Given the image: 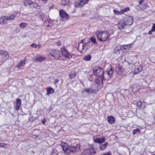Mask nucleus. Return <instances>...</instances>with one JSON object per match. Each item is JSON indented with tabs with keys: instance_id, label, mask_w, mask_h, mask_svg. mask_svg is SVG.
Masks as SVG:
<instances>
[{
	"instance_id": "1",
	"label": "nucleus",
	"mask_w": 155,
	"mask_h": 155,
	"mask_svg": "<svg viewBox=\"0 0 155 155\" xmlns=\"http://www.w3.org/2000/svg\"><path fill=\"white\" fill-rule=\"evenodd\" d=\"M97 40L101 42H105L109 39L110 35L107 31H98L96 33Z\"/></svg>"
},
{
	"instance_id": "2",
	"label": "nucleus",
	"mask_w": 155,
	"mask_h": 155,
	"mask_svg": "<svg viewBox=\"0 0 155 155\" xmlns=\"http://www.w3.org/2000/svg\"><path fill=\"white\" fill-rule=\"evenodd\" d=\"M86 40L84 39L82 40L81 43L78 45V51L81 53L82 51L84 49L86 51L87 49L90 48L92 45V44L89 40L87 42H84Z\"/></svg>"
},
{
	"instance_id": "3",
	"label": "nucleus",
	"mask_w": 155,
	"mask_h": 155,
	"mask_svg": "<svg viewBox=\"0 0 155 155\" xmlns=\"http://www.w3.org/2000/svg\"><path fill=\"white\" fill-rule=\"evenodd\" d=\"M61 147L63 151L68 154L71 152H76L77 150V146H74L72 145L68 146L67 144L66 143H62Z\"/></svg>"
},
{
	"instance_id": "4",
	"label": "nucleus",
	"mask_w": 155,
	"mask_h": 155,
	"mask_svg": "<svg viewBox=\"0 0 155 155\" xmlns=\"http://www.w3.org/2000/svg\"><path fill=\"white\" fill-rule=\"evenodd\" d=\"M94 73L98 77H104V70L103 68L97 66L93 68Z\"/></svg>"
},
{
	"instance_id": "5",
	"label": "nucleus",
	"mask_w": 155,
	"mask_h": 155,
	"mask_svg": "<svg viewBox=\"0 0 155 155\" xmlns=\"http://www.w3.org/2000/svg\"><path fill=\"white\" fill-rule=\"evenodd\" d=\"M127 45H117L114 48L113 53L117 55H119L120 54V52L124 49H127Z\"/></svg>"
},
{
	"instance_id": "6",
	"label": "nucleus",
	"mask_w": 155,
	"mask_h": 155,
	"mask_svg": "<svg viewBox=\"0 0 155 155\" xmlns=\"http://www.w3.org/2000/svg\"><path fill=\"white\" fill-rule=\"evenodd\" d=\"M8 57V53L6 51H0V62L3 63Z\"/></svg>"
},
{
	"instance_id": "7",
	"label": "nucleus",
	"mask_w": 155,
	"mask_h": 155,
	"mask_svg": "<svg viewBox=\"0 0 155 155\" xmlns=\"http://www.w3.org/2000/svg\"><path fill=\"white\" fill-rule=\"evenodd\" d=\"M96 152L93 147L84 150L80 155H94Z\"/></svg>"
},
{
	"instance_id": "8",
	"label": "nucleus",
	"mask_w": 155,
	"mask_h": 155,
	"mask_svg": "<svg viewBox=\"0 0 155 155\" xmlns=\"http://www.w3.org/2000/svg\"><path fill=\"white\" fill-rule=\"evenodd\" d=\"M59 14L61 20L63 21L68 20L69 18L68 14L63 9L60 10Z\"/></svg>"
},
{
	"instance_id": "9",
	"label": "nucleus",
	"mask_w": 155,
	"mask_h": 155,
	"mask_svg": "<svg viewBox=\"0 0 155 155\" xmlns=\"http://www.w3.org/2000/svg\"><path fill=\"white\" fill-rule=\"evenodd\" d=\"M98 91V90L96 89L93 87H92L91 88H88L82 91V93L84 94V93H85L86 94H85V95H87L88 94H96Z\"/></svg>"
},
{
	"instance_id": "10",
	"label": "nucleus",
	"mask_w": 155,
	"mask_h": 155,
	"mask_svg": "<svg viewBox=\"0 0 155 155\" xmlns=\"http://www.w3.org/2000/svg\"><path fill=\"white\" fill-rule=\"evenodd\" d=\"M126 25H130L133 22V18L132 17L129 16L124 19V21Z\"/></svg>"
},
{
	"instance_id": "11",
	"label": "nucleus",
	"mask_w": 155,
	"mask_h": 155,
	"mask_svg": "<svg viewBox=\"0 0 155 155\" xmlns=\"http://www.w3.org/2000/svg\"><path fill=\"white\" fill-rule=\"evenodd\" d=\"M51 55L56 60H58L61 56V54L59 51L57 50H54Z\"/></svg>"
},
{
	"instance_id": "12",
	"label": "nucleus",
	"mask_w": 155,
	"mask_h": 155,
	"mask_svg": "<svg viewBox=\"0 0 155 155\" xmlns=\"http://www.w3.org/2000/svg\"><path fill=\"white\" fill-rule=\"evenodd\" d=\"M9 22L6 16H3L0 18V24L2 25L7 24Z\"/></svg>"
},
{
	"instance_id": "13",
	"label": "nucleus",
	"mask_w": 155,
	"mask_h": 155,
	"mask_svg": "<svg viewBox=\"0 0 155 155\" xmlns=\"http://www.w3.org/2000/svg\"><path fill=\"white\" fill-rule=\"evenodd\" d=\"M116 71L118 74L121 76L124 75V71L123 70L122 67L120 66H118L117 67Z\"/></svg>"
},
{
	"instance_id": "14",
	"label": "nucleus",
	"mask_w": 155,
	"mask_h": 155,
	"mask_svg": "<svg viewBox=\"0 0 155 155\" xmlns=\"http://www.w3.org/2000/svg\"><path fill=\"white\" fill-rule=\"evenodd\" d=\"M95 80L96 83L99 85L101 83L103 84V81L104 79V77H98Z\"/></svg>"
},
{
	"instance_id": "15",
	"label": "nucleus",
	"mask_w": 155,
	"mask_h": 155,
	"mask_svg": "<svg viewBox=\"0 0 155 155\" xmlns=\"http://www.w3.org/2000/svg\"><path fill=\"white\" fill-rule=\"evenodd\" d=\"M61 50L62 55L64 57L66 58H70L68 53L64 48H62Z\"/></svg>"
},
{
	"instance_id": "16",
	"label": "nucleus",
	"mask_w": 155,
	"mask_h": 155,
	"mask_svg": "<svg viewBox=\"0 0 155 155\" xmlns=\"http://www.w3.org/2000/svg\"><path fill=\"white\" fill-rule=\"evenodd\" d=\"M21 101L20 99L17 98L16 99V109L18 110L19 109L20 107L21 106Z\"/></svg>"
},
{
	"instance_id": "17",
	"label": "nucleus",
	"mask_w": 155,
	"mask_h": 155,
	"mask_svg": "<svg viewBox=\"0 0 155 155\" xmlns=\"http://www.w3.org/2000/svg\"><path fill=\"white\" fill-rule=\"evenodd\" d=\"M89 0H81L79 3H78V7H81L84 5L87 4Z\"/></svg>"
},
{
	"instance_id": "18",
	"label": "nucleus",
	"mask_w": 155,
	"mask_h": 155,
	"mask_svg": "<svg viewBox=\"0 0 155 155\" xmlns=\"http://www.w3.org/2000/svg\"><path fill=\"white\" fill-rule=\"evenodd\" d=\"M105 139L104 138H97L94 140V141L95 143H101L105 141Z\"/></svg>"
},
{
	"instance_id": "19",
	"label": "nucleus",
	"mask_w": 155,
	"mask_h": 155,
	"mask_svg": "<svg viewBox=\"0 0 155 155\" xmlns=\"http://www.w3.org/2000/svg\"><path fill=\"white\" fill-rule=\"evenodd\" d=\"M25 63V58L24 60L20 61L17 65V67L18 68H20L24 66Z\"/></svg>"
},
{
	"instance_id": "20",
	"label": "nucleus",
	"mask_w": 155,
	"mask_h": 155,
	"mask_svg": "<svg viewBox=\"0 0 155 155\" xmlns=\"http://www.w3.org/2000/svg\"><path fill=\"white\" fill-rule=\"evenodd\" d=\"M35 59L37 61L41 62L45 60V58L41 56H38L36 57Z\"/></svg>"
},
{
	"instance_id": "21",
	"label": "nucleus",
	"mask_w": 155,
	"mask_h": 155,
	"mask_svg": "<svg viewBox=\"0 0 155 155\" xmlns=\"http://www.w3.org/2000/svg\"><path fill=\"white\" fill-rule=\"evenodd\" d=\"M107 121L110 124L114 123L115 121L114 117L112 116H108L107 118Z\"/></svg>"
},
{
	"instance_id": "22",
	"label": "nucleus",
	"mask_w": 155,
	"mask_h": 155,
	"mask_svg": "<svg viewBox=\"0 0 155 155\" xmlns=\"http://www.w3.org/2000/svg\"><path fill=\"white\" fill-rule=\"evenodd\" d=\"M33 3V2L29 0H25L24 2V4L25 6H27L28 5H31Z\"/></svg>"
},
{
	"instance_id": "23",
	"label": "nucleus",
	"mask_w": 155,
	"mask_h": 155,
	"mask_svg": "<svg viewBox=\"0 0 155 155\" xmlns=\"http://www.w3.org/2000/svg\"><path fill=\"white\" fill-rule=\"evenodd\" d=\"M142 70V67L140 66L136 67L134 71V74H138L139 72H140Z\"/></svg>"
},
{
	"instance_id": "24",
	"label": "nucleus",
	"mask_w": 155,
	"mask_h": 155,
	"mask_svg": "<svg viewBox=\"0 0 155 155\" xmlns=\"http://www.w3.org/2000/svg\"><path fill=\"white\" fill-rule=\"evenodd\" d=\"M126 25L124 21L120 22L118 25V27L119 29L121 30L124 28V27Z\"/></svg>"
},
{
	"instance_id": "25",
	"label": "nucleus",
	"mask_w": 155,
	"mask_h": 155,
	"mask_svg": "<svg viewBox=\"0 0 155 155\" xmlns=\"http://www.w3.org/2000/svg\"><path fill=\"white\" fill-rule=\"evenodd\" d=\"M97 78V76L94 74L91 75L89 78V80L91 81H95Z\"/></svg>"
},
{
	"instance_id": "26",
	"label": "nucleus",
	"mask_w": 155,
	"mask_h": 155,
	"mask_svg": "<svg viewBox=\"0 0 155 155\" xmlns=\"http://www.w3.org/2000/svg\"><path fill=\"white\" fill-rule=\"evenodd\" d=\"M47 95H49L50 94L53 93L54 92V90L51 87H49L47 88Z\"/></svg>"
},
{
	"instance_id": "27",
	"label": "nucleus",
	"mask_w": 155,
	"mask_h": 155,
	"mask_svg": "<svg viewBox=\"0 0 155 155\" xmlns=\"http://www.w3.org/2000/svg\"><path fill=\"white\" fill-rule=\"evenodd\" d=\"M15 15L14 14H12L9 16H6L9 22L13 20L15 18Z\"/></svg>"
},
{
	"instance_id": "28",
	"label": "nucleus",
	"mask_w": 155,
	"mask_h": 155,
	"mask_svg": "<svg viewBox=\"0 0 155 155\" xmlns=\"http://www.w3.org/2000/svg\"><path fill=\"white\" fill-rule=\"evenodd\" d=\"M108 144L107 142H105L104 144L100 145V149L101 150H103L106 147Z\"/></svg>"
},
{
	"instance_id": "29",
	"label": "nucleus",
	"mask_w": 155,
	"mask_h": 155,
	"mask_svg": "<svg viewBox=\"0 0 155 155\" xmlns=\"http://www.w3.org/2000/svg\"><path fill=\"white\" fill-rule=\"evenodd\" d=\"M31 46L33 48L39 49L41 47V44H40L36 45L35 43H32L31 45Z\"/></svg>"
},
{
	"instance_id": "30",
	"label": "nucleus",
	"mask_w": 155,
	"mask_h": 155,
	"mask_svg": "<svg viewBox=\"0 0 155 155\" xmlns=\"http://www.w3.org/2000/svg\"><path fill=\"white\" fill-rule=\"evenodd\" d=\"M91 58V56L90 54H88L83 57V60L86 61H90Z\"/></svg>"
},
{
	"instance_id": "31",
	"label": "nucleus",
	"mask_w": 155,
	"mask_h": 155,
	"mask_svg": "<svg viewBox=\"0 0 155 155\" xmlns=\"http://www.w3.org/2000/svg\"><path fill=\"white\" fill-rule=\"evenodd\" d=\"M70 2L68 0H62L61 1V3L62 5H68Z\"/></svg>"
},
{
	"instance_id": "32",
	"label": "nucleus",
	"mask_w": 155,
	"mask_h": 155,
	"mask_svg": "<svg viewBox=\"0 0 155 155\" xmlns=\"http://www.w3.org/2000/svg\"><path fill=\"white\" fill-rule=\"evenodd\" d=\"M113 73V71L111 68H110V70L107 72V74H108L110 78H111L112 77Z\"/></svg>"
},
{
	"instance_id": "33",
	"label": "nucleus",
	"mask_w": 155,
	"mask_h": 155,
	"mask_svg": "<svg viewBox=\"0 0 155 155\" xmlns=\"http://www.w3.org/2000/svg\"><path fill=\"white\" fill-rule=\"evenodd\" d=\"M140 129L139 128H137L134 129L133 130V133L134 134H138V133H140Z\"/></svg>"
},
{
	"instance_id": "34",
	"label": "nucleus",
	"mask_w": 155,
	"mask_h": 155,
	"mask_svg": "<svg viewBox=\"0 0 155 155\" xmlns=\"http://www.w3.org/2000/svg\"><path fill=\"white\" fill-rule=\"evenodd\" d=\"M91 40L93 43L96 44L97 43L96 41L95 37L94 36H92L91 38Z\"/></svg>"
},
{
	"instance_id": "35",
	"label": "nucleus",
	"mask_w": 155,
	"mask_h": 155,
	"mask_svg": "<svg viewBox=\"0 0 155 155\" xmlns=\"http://www.w3.org/2000/svg\"><path fill=\"white\" fill-rule=\"evenodd\" d=\"M27 25V24L25 22H22L20 24L19 26L21 28H25Z\"/></svg>"
},
{
	"instance_id": "36",
	"label": "nucleus",
	"mask_w": 155,
	"mask_h": 155,
	"mask_svg": "<svg viewBox=\"0 0 155 155\" xmlns=\"http://www.w3.org/2000/svg\"><path fill=\"white\" fill-rule=\"evenodd\" d=\"M143 104V103H142L140 101H139L137 103V106L138 107H139V108H140L142 107Z\"/></svg>"
},
{
	"instance_id": "37",
	"label": "nucleus",
	"mask_w": 155,
	"mask_h": 155,
	"mask_svg": "<svg viewBox=\"0 0 155 155\" xmlns=\"http://www.w3.org/2000/svg\"><path fill=\"white\" fill-rule=\"evenodd\" d=\"M7 144L3 143H0V148L1 147L6 148Z\"/></svg>"
},
{
	"instance_id": "38",
	"label": "nucleus",
	"mask_w": 155,
	"mask_h": 155,
	"mask_svg": "<svg viewBox=\"0 0 155 155\" xmlns=\"http://www.w3.org/2000/svg\"><path fill=\"white\" fill-rule=\"evenodd\" d=\"M113 12L116 15L121 14L120 13V11H118L116 10H114Z\"/></svg>"
},
{
	"instance_id": "39",
	"label": "nucleus",
	"mask_w": 155,
	"mask_h": 155,
	"mask_svg": "<svg viewBox=\"0 0 155 155\" xmlns=\"http://www.w3.org/2000/svg\"><path fill=\"white\" fill-rule=\"evenodd\" d=\"M151 30H152V31H155V24L153 23V24Z\"/></svg>"
},
{
	"instance_id": "40",
	"label": "nucleus",
	"mask_w": 155,
	"mask_h": 155,
	"mask_svg": "<svg viewBox=\"0 0 155 155\" xmlns=\"http://www.w3.org/2000/svg\"><path fill=\"white\" fill-rule=\"evenodd\" d=\"M32 5H33V7L34 8L38 6V4L35 2H33V3Z\"/></svg>"
},
{
	"instance_id": "41",
	"label": "nucleus",
	"mask_w": 155,
	"mask_h": 155,
	"mask_svg": "<svg viewBox=\"0 0 155 155\" xmlns=\"http://www.w3.org/2000/svg\"><path fill=\"white\" fill-rule=\"evenodd\" d=\"M75 74H70V78H74V77H75Z\"/></svg>"
},
{
	"instance_id": "42",
	"label": "nucleus",
	"mask_w": 155,
	"mask_h": 155,
	"mask_svg": "<svg viewBox=\"0 0 155 155\" xmlns=\"http://www.w3.org/2000/svg\"><path fill=\"white\" fill-rule=\"evenodd\" d=\"M126 12L125 11L124 9H122L120 11V13L121 14H123L124 12Z\"/></svg>"
},
{
	"instance_id": "43",
	"label": "nucleus",
	"mask_w": 155,
	"mask_h": 155,
	"mask_svg": "<svg viewBox=\"0 0 155 155\" xmlns=\"http://www.w3.org/2000/svg\"><path fill=\"white\" fill-rule=\"evenodd\" d=\"M111 153H110V152H107L106 153H105L104 154L102 155H110Z\"/></svg>"
},
{
	"instance_id": "44",
	"label": "nucleus",
	"mask_w": 155,
	"mask_h": 155,
	"mask_svg": "<svg viewBox=\"0 0 155 155\" xmlns=\"http://www.w3.org/2000/svg\"><path fill=\"white\" fill-rule=\"evenodd\" d=\"M124 9L125 11L126 12H127L128 11H129V10L130 8L129 7H126L125 8H124Z\"/></svg>"
},
{
	"instance_id": "45",
	"label": "nucleus",
	"mask_w": 155,
	"mask_h": 155,
	"mask_svg": "<svg viewBox=\"0 0 155 155\" xmlns=\"http://www.w3.org/2000/svg\"><path fill=\"white\" fill-rule=\"evenodd\" d=\"M144 2V0H140L139 2V4L141 5Z\"/></svg>"
},
{
	"instance_id": "46",
	"label": "nucleus",
	"mask_w": 155,
	"mask_h": 155,
	"mask_svg": "<svg viewBox=\"0 0 155 155\" xmlns=\"http://www.w3.org/2000/svg\"><path fill=\"white\" fill-rule=\"evenodd\" d=\"M56 44L58 46H60L61 45V43L60 42H57Z\"/></svg>"
},
{
	"instance_id": "47",
	"label": "nucleus",
	"mask_w": 155,
	"mask_h": 155,
	"mask_svg": "<svg viewBox=\"0 0 155 155\" xmlns=\"http://www.w3.org/2000/svg\"><path fill=\"white\" fill-rule=\"evenodd\" d=\"M153 31H152V30H151L148 32V34L149 35H151L153 32Z\"/></svg>"
},
{
	"instance_id": "48",
	"label": "nucleus",
	"mask_w": 155,
	"mask_h": 155,
	"mask_svg": "<svg viewBox=\"0 0 155 155\" xmlns=\"http://www.w3.org/2000/svg\"><path fill=\"white\" fill-rule=\"evenodd\" d=\"M59 81V80L58 79H55L54 82L55 83H57Z\"/></svg>"
},
{
	"instance_id": "49",
	"label": "nucleus",
	"mask_w": 155,
	"mask_h": 155,
	"mask_svg": "<svg viewBox=\"0 0 155 155\" xmlns=\"http://www.w3.org/2000/svg\"><path fill=\"white\" fill-rule=\"evenodd\" d=\"M82 94L83 96L84 97H85L86 96H87V95H85V94H86L85 93H84V94H83L82 93Z\"/></svg>"
},
{
	"instance_id": "50",
	"label": "nucleus",
	"mask_w": 155,
	"mask_h": 155,
	"mask_svg": "<svg viewBox=\"0 0 155 155\" xmlns=\"http://www.w3.org/2000/svg\"><path fill=\"white\" fill-rule=\"evenodd\" d=\"M18 15V17L20 15V13L18 12H17L16 13V15Z\"/></svg>"
},
{
	"instance_id": "51",
	"label": "nucleus",
	"mask_w": 155,
	"mask_h": 155,
	"mask_svg": "<svg viewBox=\"0 0 155 155\" xmlns=\"http://www.w3.org/2000/svg\"><path fill=\"white\" fill-rule=\"evenodd\" d=\"M74 6L75 7H77L78 6V4L76 2H75L74 3Z\"/></svg>"
},
{
	"instance_id": "52",
	"label": "nucleus",
	"mask_w": 155,
	"mask_h": 155,
	"mask_svg": "<svg viewBox=\"0 0 155 155\" xmlns=\"http://www.w3.org/2000/svg\"><path fill=\"white\" fill-rule=\"evenodd\" d=\"M140 8V5H138L136 6V8Z\"/></svg>"
},
{
	"instance_id": "53",
	"label": "nucleus",
	"mask_w": 155,
	"mask_h": 155,
	"mask_svg": "<svg viewBox=\"0 0 155 155\" xmlns=\"http://www.w3.org/2000/svg\"><path fill=\"white\" fill-rule=\"evenodd\" d=\"M42 124H45V121H43L42 122Z\"/></svg>"
},
{
	"instance_id": "54",
	"label": "nucleus",
	"mask_w": 155,
	"mask_h": 155,
	"mask_svg": "<svg viewBox=\"0 0 155 155\" xmlns=\"http://www.w3.org/2000/svg\"><path fill=\"white\" fill-rule=\"evenodd\" d=\"M143 5L144 6L146 5V4H143Z\"/></svg>"
},
{
	"instance_id": "55",
	"label": "nucleus",
	"mask_w": 155,
	"mask_h": 155,
	"mask_svg": "<svg viewBox=\"0 0 155 155\" xmlns=\"http://www.w3.org/2000/svg\"><path fill=\"white\" fill-rule=\"evenodd\" d=\"M154 155H155V153L154 154Z\"/></svg>"
}]
</instances>
